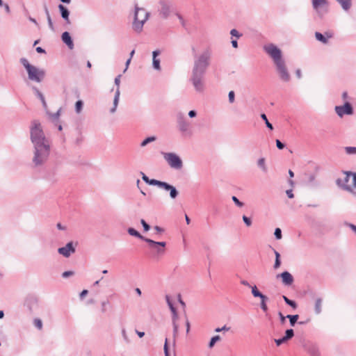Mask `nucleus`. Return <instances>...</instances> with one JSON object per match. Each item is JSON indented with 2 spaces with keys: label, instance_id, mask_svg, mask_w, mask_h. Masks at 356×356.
Segmentation results:
<instances>
[{
  "label": "nucleus",
  "instance_id": "nucleus-1",
  "mask_svg": "<svg viewBox=\"0 0 356 356\" xmlns=\"http://www.w3.org/2000/svg\"><path fill=\"white\" fill-rule=\"evenodd\" d=\"M192 51L194 56V63L189 81L196 92H202L204 90V75L210 65L212 51L210 48H207L197 55L195 48L193 47Z\"/></svg>",
  "mask_w": 356,
  "mask_h": 356
},
{
  "label": "nucleus",
  "instance_id": "nucleus-2",
  "mask_svg": "<svg viewBox=\"0 0 356 356\" xmlns=\"http://www.w3.org/2000/svg\"><path fill=\"white\" fill-rule=\"evenodd\" d=\"M30 136L35 149L33 161L35 165H42L49 157L50 146L39 120H34L31 122Z\"/></svg>",
  "mask_w": 356,
  "mask_h": 356
},
{
  "label": "nucleus",
  "instance_id": "nucleus-3",
  "mask_svg": "<svg viewBox=\"0 0 356 356\" xmlns=\"http://www.w3.org/2000/svg\"><path fill=\"white\" fill-rule=\"evenodd\" d=\"M264 49L273 59L280 79L284 82H289L291 80V75L282 57L281 49L273 43L266 44Z\"/></svg>",
  "mask_w": 356,
  "mask_h": 356
},
{
  "label": "nucleus",
  "instance_id": "nucleus-4",
  "mask_svg": "<svg viewBox=\"0 0 356 356\" xmlns=\"http://www.w3.org/2000/svg\"><path fill=\"white\" fill-rule=\"evenodd\" d=\"M20 63L25 67L28 73V77L31 81L40 83L44 79L45 76V72L44 70L38 68L30 64L28 60L25 58H22L20 59Z\"/></svg>",
  "mask_w": 356,
  "mask_h": 356
},
{
  "label": "nucleus",
  "instance_id": "nucleus-5",
  "mask_svg": "<svg viewBox=\"0 0 356 356\" xmlns=\"http://www.w3.org/2000/svg\"><path fill=\"white\" fill-rule=\"evenodd\" d=\"M140 174L142 175V179L147 184L150 185V186H158L159 188H163L164 189L165 191H169L170 192V197L172 198V199H175L178 195H179V192L177 190V188L165 182V181H159V180H157V179H149L145 173H143V172H140Z\"/></svg>",
  "mask_w": 356,
  "mask_h": 356
},
{
  "label": "nucleus",
  "instance_id": "nucleus-6",
  "mask_svg": "<svg viewBox=\"0 0 356 356\" xmlns=\"http://www.w3.org/2000/svg\"><path fill=\"white\" fill-rule=\"evenodd\" d=\"M149 13L143 8H139L135 6L134 18L133 22V29L137 32L142 31L145 22L148 19Z\"/></svg>",
  "mask_w": 356,
  "mask_h": 356
},
{
  "label": "nucleus",
  "instance_id": "nucleus-7",
  "mask_svg": "<svg viewBox=\"0 0 356 356\" xmlns=\"http://www.w3.org/2000/svg\"><path fill=\"white\" fill-rule=\"evenodd\" d=\"M177 122L178 129L183 136H191L192 135L191 123L181 112L177 114Z\"/></svg>",
  "mask_w": 356,
  "mask_h": 356
},
{
  "label": "nucleus",
  "instance_id": "nucleus-8",
  "mask_svg": "<svg viewBox=\"0 0 356 356\" xmlns=\"http://www.w3.org/2000/svg\"><path fill=\"white\" fill-rule=\"evenodd\" d=\"M163 158L168 165L174 169L180 170L183 167V162L181 158L173 152L163 153Z\"/></svg>",
  "mask_w": 356,
  "mask_h": 356
},
{
  "label": "nucleus",
  "instance_id": "nucleus-9",
  "mask_svg": "<svg viewBox=\"0 0 356 356\" xmlns=\"http://www.w3.org/2000/svg\"><path fill=\"white\" fill-rule=\"evenodd\" d=\"M159 5L160 6V8L158 10L159 15L161 16L162 18L167 19L170 14L171 8L172 6L171 1L160 0L159 1Z\"/></svg>",
  "mask_w": 356,
  "mask_h": 356
},
{
  "label": "nucleus",
  "instance_id": "nucleus-10",
  "mask_svg": "<svg viewBox=\"0 0 356 356\" xmlns=\"http://www.w3.org/2000/svg\"><path fill=\"white\" fill-rule=\"evenodd\" d=\"M344 174L346 175V177L343 178V179L338 178L336 180V184L339 188H342L343 190H345L348 192H352V187L347 184L348 182L349 181L350 177L352 176V172L345 171Z\"/></svg>",
  "mask_w": 356,
  "mask_h": 356
},
{
  "label": "nucleus",
  "instance_id": "nucleus-11",
  "mask_svg": "<svg viewBox=\"0 0 356 356\" xmlns=\"http://www.w3.org/2000/svg\"><path fill=\"white\" fill-rule=\"evenodd\" d=\"M334 110L339 117L343 115H352L353 113V108L348 102L344 103L343 106H336Z\"/></svg>",
  "mask_w": 356,
  "mask_h": 356
},
{
  "label": "nucleus",
  "instance_id": "nucleus-12",
  "mask_svg": "<svg viewBox=\"0 0 356 356\" xmlns=\"http://www.w3.org/2000/svg\"><path fill=\"white\" fill-rule=\"evenodd\" d=\"M121 76H122L121 74H119L115 78L114 82H115V86H117V89L115 92V96H114V99H113V106L110 109V112L111 113H114L116 111L118 104L119 102V99H120V84Z\"/></svg>",
  "mask_w": 356,
  "mask_h": 356
},
{
  "label": "nucleus",
  "instance_id": "nucleus-13",
  "mask_svg": "<svg viewBox=\"0 0 356 356\" xmlns=\"http://www.w3.org/2000/svg\"><path fill=\"white\" fill-rule=\"evenodd\" d=\"M152 242L154 244L148 243L149 248L154 252V254L156 256H160L164 254L165 250L166 243L164 241H155L152 240Z\"/></svg>",
  "mask_w": 356,
  "mask_h": 356
},
{
  "label": "nucleus",
  "instance_id": "nucleus-14",
  "mask_svg": "<svg viewBox=\"0 0 356 356\" xmlns=\"http://www.w3.org/2000/svg\"><path fill=\"white\" fill-rule=\"evenodd\" d=\"M76 249L72 241L68 242L65 246L58 249V252L67 258L69 257L71 254L74 253Z\"/></svg>",
  "mask_w": 356,
  "mask_h": 356
},
{
  "label": "nucleus",
  "instance_id": "nucleus-15",
  "mask_svg": "<svg viewBox=\"0 0 356 356\" xmlns=\"http://www.w3.org/2000/svg\"><path fill=\"white\" fill-rule=\"evenodd\" d=\"M304 348L310 356H321L319 348L316 343L307 342L304 345Z\"/></svg>",
  "mask_w": 356,
  "mask_h": 356
},
{
  "label": "nucleus",
  "instance_id": "nucleus-16",
  "mask_svg": "<svg viewBox=\"0 0 356 356\" xmlns=\"http://www.w3.org/2000/svg\"><path fill=\"white\" fill-rule=\"evenodd\" d=\"M281 278L282 282L284 286H291L293 282L294 278L293 275L288 271H284L277 275V278Z\"/></svg>",
  "mask_w": 356,
  "mask_h": 356
},
{
  "label": "nucleus",
  "instance_id": "nucleus-17",
  "mask_svg": "<svg viewBox=\"0 0 356 356\" xmlns=\"http://www.w3.org/2000/svg\"><path fill=\"white\" fill-rule=\"evenodd\" d=\"M127 232L131 236H135V237H136V238H139V239H140L142 241H145L147 243L154 244V243L152 242V239L143 236L137 230H136L133 227L128 228Z\"/></svg>",
  "mask_w": 356,
  "mask_h": 356
},
{
  "label": "nucleus",
  "instance_id": "nucleus-18",
  "mask_svg": "<svg viewBox=\"0 0 356 356\" xmlns=\"http://www.w3.org/2000/svg\"><path fill=\"white\" fill-rule=\"evenodd\" d=\"M38 298L36 297L31 296L26 298L24 305L30 312H33V310L38 306Z\"/></svg>",
  "mask_w": 356,
  "mask_h": 356
},
{
  "label": "nucleus",
  "instance_id": "nucleus-19",
  "mask_svg": "<svg viewBox=\"0 0 356 356\" xmlns=\"http://www.w3.org/2000/svg\"><path fill=\"white\" fill-rule=\"evenodd\" d=\"M58 8L60 11L61 17L65 21L66 24H70L71 23L70 20V11L67 7L63 6V4H59L58 6Z\"/></svg>",
  "mask_w": 356,
  "mask_h": 356
},
{
  "label": "nucleus",
  "instance_id": "nucleus-20",
  "mask_svg": "<svg viewBox=\"0 0 356 356\" xmlns=\"http://www.w3.org/2000/svg\"><path fill=\"white\" fill-rule=\"evenodd\" d=\"M61 39L63 43H65L70 49H72L74 48L73 40L69 32H63L61 35Z\"/></svg>",
  "mask_w": 356,
  "mask_h": 356
},
{
  "label": "nucleus",
  "instance_id": "nucleus-21",
  "mask_svg": "<svg viewBox=\"0 0 356 356\" xmlns=\"http://www.w3.org/2000/svg\"><path fill=\"white\" fill-rule=\"evenodd\" d=\"M316 39L323 44L327 43V38H330L332 37V35L328 32H325V35L322 34L319 32L315 33Z\"/></svg>",
  "mask_w": 356,
  "mask_h": 356
},
{
  "label": "nucleus",
  "instance_id": "nucleus-22",
  "mask_svg": "<svg viewBox=\"0 0 356 356\" xmlns=\"http://www.w3.org/2000/svg\"><path fill=\"white\" fill-rule=\"evenodd\" d=\"M160 54V51L159 50H155L152 52V65H153V67L157 70H161V66H160V60L159 58H157V56H159Z\"/></svg>",
  "mask_w": 356,
  "mask_h": 356
},
{
  "label": "nucleus",
  "instance_id": "nucleus-23",
  "mask_svg": "<svg viewBox=\"0 0 356 356\" xmlns=\"http://www.w3.org/2000/svg\"><path fill=\"white\" fill-rule=\"evenodd\" d=\"M327 6V0H312L313 8L317 12L321 8Z\"/></svg>",
  "mask_w": 356,
  "mask_h": 356
},
{
  "label": "nucleus",
  "instance_id": "nucleus-24",
  "mask_svg": "<svg viewBox=\"0 0 356 356\" xmlns=\"http://www.w3.org/2000/svg\"><path fill=\"white\" fill-rule=\"evenodd\" d=\"M33 90L35 92V95L41 100L43 107L47 108V105L43 94L37 88H33Z\"/></svg>",
  "mask_w": 356,
  "mask_h": 356
},
{
  "label": "nucleus",
  "instance_id": "nucleus-25",
  "mask_svg": "<svg viewBox=\"0 0 356 356\" xmlns=\"http://www.w3.org/2000/svg\"><path fill=\"white\" fill-rule=\"evenodd\" d=\"M337 2H339L342 8L345 10H348L351 7V0H336Z\"/></svg>",
  "mask_w": 356,
  "mask_h": 356
},
{
  "label": "nucleus",
  "instance_id": "nucleus-26",
  "mask_svg": "<svg viewBox=\"0 0 356 356\" xmlns=\"http://www.w3.org/2000/svg\"><path fill=\"white\" fill-rule=\"evenodd\" d=\"M282 298L285 303L293 309H296L298 307V305L294 300L288 298L286 296H282Z\"/></svg>",
  "mask_w": 356,
  "mask_h": 356
},
{
  "label": "nucleus",
  "instance_id": "nucleus-27",
  "mask_svg": "<svg viewBox=\"0 0 356 356\" xmlns=\"http://www.w3.org/2000/svg\"><path fill=\"white\" fill-rule=\"evenodd\" d=\"M173 340H172V346L175 347L176 345V339L178 335L179 326L177 323H173Z\"/></svg>",
  "mask_w": 356,
  "mask_h": 356
},
{
  "label": "nucleus",
  "instance_id": "nucleus-28",
  "mask_svg": "<svg viewBox=\"0 0 356 356\" xmlns=\"http://www.w3.org/2000/svg\"><path fill=\"white\" fill-rule=\"evenodd\" d=\"M321 306H322V299L318 298L316 300L315 302V312L317 314H319L321 312Z\"/></svg>",
  "mask_w": 356,
  "mask_h": 356
},
{
  "label": "nucleus",
  "instance_id": "nucleus-29",
  "mask_svg": "<svg viewBox=\"0 0 356 356\" xmlns=\"http://www.w3.org/2000/svg\"><path fill=\"white\" fill-rule=\"evenodd\" d=\"M286 317L289 320V323H290L291 326H294L295 324L297 323L298 319L299 318V315H298V314H294V315L288 314L286 316Z\"/></svg>",
  "mask_w": 356,
  "mask_h": 356
},
{
  "label": "nucleus",
  "instance_id": "nucleus-30",
  "mask_svg": "<svg viewBox=\"0 0 356 356\" xmlns=\"http://www.w3.org/2000/svg\"><path fill=\"white\" fill-rule=\"evenodd\" d=\"M221 338L219 335H215L212 337L209 343V348H211L214 346L216 342L220 341Z\"/></svg>",
  "mask_w": 356,
  "mask_h": 356
},
{
  "label": "nucleus",
  "instance_id": "nucleus-31",
  "mask_svg": "<svg viewBox=\"0 0 356 356\" xmlns=\"http://www.w3.org/2000/svg\"><path fill=\"white\" fill-rule=\"evenodd\" d=\"M156 140V136H149L147 138H146L145 140H143L142 141V143H140V146L141 147H145L146 146L147 144H149V143H152V142H154Z\"/></svg>",
  "mask_w": 356,
  "mask_h": 356
},
{
  "label": "nucleus",
  "instance_id": "nucleus-32",
  "mask_svg": "<svg viewBox=\"0 0 356 356\" xmlns=\"http://www.w3.org/2000/svg\"><path fill=\"white\" fill-rule=\"evenodd\" d=\"M47 113L49 115L53 122H56L58 120L60 115V108L58 109L55 113H50L49 112H47Z\"/></svg>",
  "mask_w": 356,
  "mask_h": 356
},
{
  "label": "nucleus",
  "instance_id": "nucleus-33",
  "mask_svg": "<svg viewBox=\"0 0 356 356\" xmlns=\"http://www.w3.org/2000/svg\"><path fill=\"white\" fill-rule=\"evenodd\" d=\"M258 166L261 168V170L266 172H267V168L265 164V159L264 158H260L257 161Z\"/></svg>",
  "mask_w": 356,
  "mask_h": 356
},
{
  "label": "nucleus",
  "instance_id": "nucleus-34",
  "mask_svg": "<svg viewBox=\"0 0 356 356\" xmlns=\"http://www.w3.org/2000/svg\"><path fill=\"white\" fill-rule=\"evenodd\" d=\"M261 119L265 122V124L266 125V127L270 129V130H273V124L268 121V118H267V116L265 113H262L261 114Z\"/></svg>",
  "mask_w": 356,
  "mask_h": 356
},
{
  "label": "nucleus",
  "instance_id": "nucleus-35",
  "mask_svg": "<svg viewBox=\"0 0 356 356\" xmlns=\"http://www.w3.org/2000/svg\"><path fill=\"white\" fill-rule=\"evenodd\" d=\"M293 336H294L293 330V329H287L285 331V334L284 337L288 341V340L291 339V338H293Z\"/></svg>",
  "mask_w": 356,
  "mask_h": 356
},
{
  "label": "nucleus",
  "instance_id": "nucleus-36",
  "mask_svg": "<svg viewBox=\"0 0 356 356\" xmlns=\"http://www.w3.org/2000/svg\"><path fill=\"white\" fill-rule=\"evenodd\" d=\"M250 287L252 289V294L254 298H257L261 295V292L257 289L256 285L251 286Z\"/></svg>",
  "mask_w": 356,
  "mask_h": 356
},
{
  "label": "nucleus",
  "instance_id": "nucleus-37",
  "mask_svg": "<svg viewBox=\"0 0 356 356\" xmlns=\"http://www.w3.org/2000/svg\"><path fill=\"white\" fill-rule=\"evenodd\" d=\"M83 102L81 100H78L75 104V111L77 113H79L82 110Z\"/></svg>",
  "mask_w": 356,
  "mask_h": 356
},
{
  "label": "nucleus",
  "instance_id": "nucleus-38",
  "mask_svg": "<svg viewBox=\"0 0 356 356\" xmlns=\"http://www.w3.org/2000/svg\"><path fill=\"white\" fill-rule=\"evenodd\" d=\"M165 300H166V302L170 309V311L173 310V309H175L176 308L175 307L171 299H170V296L168 295H166L165 296Z\"/></svg>",
  "mask_w": 356,
  "mask_h": 356
},
{
  "label": "nucleus",
  "instance_id": "nucleus-39",
  "mask_svg": "<svg viewBox=\"0 0 356 356\" xmlns=\"http://www.w3.org/2000/svg\"><path fill=\"white\" fill-rule=\"evenodd\" d=\"M274 235L276 239L280 240L282 237L281 229L279 227L275 228Z\"/></svg>",
  "mask_w": 356,
  "mask_h": 356
},
{
  "label": "nucleus",
  "instance_id": "nucleus-40",
  "mask_svg": "<svg viewBox=\"0 0 356 356\" xmlns=\"http://www.w3.org/2000/svg\"><path fill=\"white\" fill-rule=\"evenodd\" d=\"M232 200L237 207H242L244 206V203L240 201L236 196H232Z\"/></svg>",
  "mask_w": 356,
  "mask_h": 356
},
{
  "label": "nucleus",
  "instance_id": "nucleus-41",
  "mask_svg": "<svg viewBox=\"0 0 356 356\" xmlns=\"http://www.w3.org/2000/svg\"><path fill=\"white\" fill-rule=\"evenodd\" d=\"M242 218L247 227H250L252 225V220L250 219V218L243 215Z\"/></svg>",
  "mask_w": 356,
  "mask_h": 356
},
{
  "label": "nucleus",
  "instance_id": "nucleus-42",
  "mask_svg": "<svg viewBox=\"0 0 356 356\" xmlns=\"http://www.w3.org/2000/svg\"><path fill=\"white\" fill-rule=\"evenodd\" d=\"M163 350H164L165 356H170L169 347H168V339L167 338L165 340Z\"/></svg>",
  "mask_w": 356,
  "mask_h": 356
},
{
  "label": "nucleus",
  "instance_id": "nucleus-43",
  "mask_svg": "<svg viewBox=\"0 0 356 356\" xmlns=\"http://www.w3.org/2000/svg\"><path fill=\"white\" fill-rule=\"evenodd\" d=\"M346 152L348 154H356L355 147H345Z\"/></svg>",
  "mask_w": 356,
  "mask_h": 356
},
{
  "label": "nucleus",
  "instance_id": "nucleus-44",
  "mask_svg": "<svg viewBox=\"0 0 356 356\" xmlns=\"http://www.w3.org/2000/svg\"><path fill=\"white\" fill-rule=\"evenodd\" d=\"M34 325L38 328L39 330H41L42 327V322L40 318H35L33 321Z\"/></svg>",
  "mask_w": 356,
  "mask_h": 356
},
{
  "label": "nucleus",
  "instance_id": "nucleus-45",
  "mask_svg": "<svg viewBox=\"0 0 356 356\" xmlns=\"http://www.w3.org/2000/svg\"><path fill=\"white\" fill-rule=\"evenodd\" d=\"M140 223L143 225L145 232H147L149 230L150 226L148 223H147V222L144 219L140 220Z\"/></svg>",
  "mask_w": 356,
  "mask_h": 356
},
{
  "label": "nucleus",
  "instance_id": "nucleus-46",
  "mask_svg": "<svg viewBox=\"0 0 356 356\" xmlns=\"http://www.w3.org/2000/svg\"><path fill=\"white\" fill-rule=\"evenodd\" d=\"M230 34L233 36V37H236V38H239L242 36V34L240 33L236 29H233L231 30L230 31Z\"/></svg>",
  "mask_w": 356,
  "mask_h": 356
},
{
  "label": "nucleus",
  "instance_id": "nucleus-47",
  "mask_svg": "<svg viewBox=\"0 0 356 356\" xmlns=\"http://www.w3.org/2000/svg\"><path fill=\"white\" fill-rule=\"evenodd\" d=\"M287 340L284 338V337L280 338V339H275V342L277 346H281L282 343L286 342Z\"/></svg>",
  "mask_w": 356,
  "mask_h": 356
},
{
  "label": "nucleus",
  "instance_id": "nucleus-48",
  "mask_svg": "<svg viewBox=\"0 0 356 356\" xmlns=\"http://www.w3.org/2000/svg\"><path fill=\"white\" fill-rule=\"evenodd\" d=\"M172 312V324L173 323H177V320L178 318V314H177V309H173L171 311Z\"/></svg>",
  "mask_w": 356,
  "mask_h": 356
},
{
  "label": "nucleus",
  "instance_id": "nucleus-49",
  "mask_svg": "<svg viewBox=\"0 0 356 356\" xmlns=\"http://www.w3.org/2000/svg\"><path fill=\"white\" fill-rule=\"evenodd\" d=\"M228 98H229V102L230 103H233L234 102L235 93H234V92L233 90H231V91L229 92Z\"/></svg>",
  "mask_w": 356,
  "mask_h": 356
},
{
  "label": "nucleus",
  "instance_id": "nucleus-50",
  "mask_svg": "<svg viewBox=\"0 0 356 356\" xmlns=\"http://www.w3.org/2000/svg\"><path fill=\"white\" fill-rule=\"evenodd\" d=\"M260 307L261 309V310L264 312V313H266L268 310V306H267V302H260Z\"/></svg>",
  "mask_w": 356,
  "mask_h": 356
},
{
  "label": "nucleus",
  "instance_id": "nucleus-51",
  "mask_svg": "<svg viewBox=\"0 0 356 356\" xmlns=\"http://www.w3.org/2000/svg\"><path fill=\"white\" fill-rule=\"evenodd\" d=\"M74 275V271L67 270V271H65V272L63 273L62 277L63 278H67L70 276H72V275Z\"/></svg>",
  "mask_w": 356,
  "mask_h": 356
},
{
  "label": "nucleus",
  "instance_id": "nucleus-52",
  "mask_svg": "<svg viewBox=\"0 0 356 356\" xmlns=\"http://www.w3.org/2000/svg\"><path fill=\"white\" fill-rule=\"evenodd\" d=\"M276 146L279 149H283L285 147V144L281 142L279 139L275 140Z\"/></svg>",
  "mask_w": 356,
  "mask_h": 356
},
{
  "label": "nucleus",
  "instance_id": "nucleus-53",
  "mask_svg": "<svg viewBox=\"0 0 356 356\" xmlns=\"http://www.w3.org/2000/svg\"><path fill=\"white\" fill-rule=\"evenodd\" d=\"M47 22H48V26H49V28L51 30V31H54L55 29H54V25L53 24V22H52V19H51V17H47Z\"/></svg>",
  "mask_w": 356,
  "mask_h": 356
},
{
  "label": "nucleus",
  "instance_id": "nucleus-54",
  "mask_svg": "<svg viewBox=\"0 0 356 356\" xmlns=\"http://www.w3.org/2000/svg\"><path fill=\"white\" fill-rule=\"evenodd\" d=\"M229 330H230L229 327H227V325H224L222 327H217V328H216L215 332H221V331H229Z\"/></svg>",
  "mask_w": 356,
  "mask_h": 356
},
{
  "label": "nucleus",
  "instance_id": "nucleus-55",
  "mask_svg": "<svg viewBox=\"0 0 356 356\" xmlns=\"http://www.w3.org/2000/svg\"><path fill=\"white\" fill-rule=\"evenodd\" d=\"M278 316L280 317L281 323L284 324L286 321V318H287L286 316H284L281 312H278Z\"/></svg>",
  "mask_w": 356,
  "mask_h": 356
},
{
  "label": "nucleus",
  "instance_id": "nucleus-56",
  "mask_svg": "<svg viewBox=\"0 0 356 356\" xmlns=\"http://www.w3.org/2000/svg\"><path fill=\"white\" fill-rule=\"evenodd\" d=\"M43 8H44V11L47 17H51L49 8L45 3L43 4Z\"/></svg>",
  "mask_w": 356,
  "mask_h": 356
},
{
  "label": "nucleus",
  "instance_id": "nucleus-57",
  "mask_svg": "<svg viewBox=\"0 0 356 356\" xmlns=\"http://www.w3.org/2000/svg\"><path fill=\"white\" fill-rule=\"evenodd\" d=\"M176 15L177 16L178 19H179L182 26L185 27L186 22H185L183 17L180 14H179V13H176Z\"/></svg>",
  "mask_w": 356,
  "mask_h": 356
},
{
  "label": "nucleus",
  "instance_id": "nucleus-58",
  "mask_svg": "<svg viewBox=\"0 0 356 356\" xmlns=\"http://www.w3.org/2000/svg\"><path fill=\"white\" fill-rule=\"evenodd\" d=\"M280 265H281V260H280V259H275L273 268L275 269H277V268H278L280 266Z\"/></svg>",
  "mask_w": 356,
  "mask_h": 356
},
{
  "label": "nucleus",
  "instance_id": "nucleus-59",
  "mask_svg": "<svg viewBox=\"0 0 356 356\" xmlns=\"http://www.w3.org/2000/svg\"><path fill=\"white\" fill-rule=\"evenodd\" d=\"M257 298H259L261 299V302H268L269 300V298L262 293L261 295H260V296H258Z\"/></svg>",
  "mask_w": 356,
  "mask_h": 356
},
{
  "label": "nucleus",
  "instance_id": "nucleus-60",
  "mask_svg": "<svg viewBox=\"0 0 356 356\" xmlns=\"http://www.w3.org/2000/svg\"><path fill=\"white\" fill-rule=\"evenodd\" d=\"M197 115V112L195 110H191L188 112V116L191 118H195Z\"/></svg>",
  "mask_w": 356,
  "mask_h": 356
},
{
  "label": "nucleus",
  "instance_id": "nucleus-61",
  "mask_svg": "<svg viewBox=\"0 0 356 356\" xmlns=\"http://www.w3.org/2000/svg\"><path fill=\"white\" fill-rule=\"evenodd\" d=\"M286 193L289 198H293L294 197V195L293 193V191L291 189L287 190L286 191Z\"/></svg>",
  "mask_w": 356,
  "mask_h": 356
},
{
  "label": "nucleus",
  "instance_id": "nucleus-62",
  "mask_svg": "<svg viewBox=\"0 0 356 356\" xmlns=\"http://www.w3.org/2000/svg\"><path fill=\"white\" fill-rule=\"evenodd\" d=\"M154 228L157 232V233L161 234V233L164 232V229L159 226L156 225Z\"/></svg>",
  "mask_w": 356,
  "mask_h": 356
},
{
  "label": "nucleus",
  "instance_id": "nucleus-63",
  "mask_svg": "<svg viewBox=\"0 0 356 356\" xmlns=\"http://www.w3.org/2000/svg\"><path fill=\"white\" fill-rule=\"evenodd\" d=\"M347 226H348L355 234H356V225L351 223H346Z\"/></svg>",
  "mask_w": 356,
  "mask_h": 356
},
{
  "label": "nucleus",
  "instance_id": "nucleus-64",
  "mask_svg": "<svg viewBox=\"0 0 356 356\" xmlns=\"http://www.w3.org/2000/svg\"><path fill=\"white\" fill-rule=\"evenodd\" d=\"M352 177L353 179V187L356 188V172H352Z\"/></svg>",
  "mask_w": 356,
  "mask_h": 356
}]
</instances>
